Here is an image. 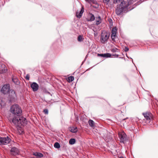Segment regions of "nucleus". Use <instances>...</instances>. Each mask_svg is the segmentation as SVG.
Listing matches in <instances>:
<instances>
[{
  "label": "nucleus",
  "instance_id": "nucleus-37",
  "mask_svg": "<svg viewBox=\"0 0 158 158\" xmlns=\"http://www.w3.org/2000/svg\"><path fill=\"white\" fill-rule=\"evenodd\" d=\"M85 1L87 2H89V0H85Z\"/></svg>",
  "mask_w": 158,
  "mask_h": 158
},
{
  "label": "nucleus",
  "instance_id": "nucleus-31",
  "mask_svg": "<svg viewBox=\"0 0 158 158\" xmlns=\"http://www.w3.org/2000/svg\"><path fill=\"white\" fill-rule=\"evenodd\" d=\"M44 114H48V110L47 109H44L43 111Z\"/></svg>",
  "mask_w": 158,
  "mask_h": 158
},
{
  "label": "nucleus",
  "instance_id": "nucleus-19",
  "mask_svg": "<svg viewBox=\"0 0 158 158\" xmlns=\"http://www.w3.org/2000/svg\"><path fill=\"white\" fill-rule=\"evenodd\" d=\"M15 131L19 134H22L24 132L23 129H15Z\"/></svg>",
  "mask_w": 158,
  "mask_h": 158
},
{
  "label": "nucleus",
  "instance_id": "nucleus-8",
  "mask_svg": "<svg viewBox=\"0 0 158 158\" xmlns=\"http://www.w3.org/2000/svg\"><path fill=\"white\" fill-rule=\"evenodd\" d=\"M118 134L120 138V141L121 142L124 143L127 140H128V139L127 137L126 134L124 131L119 132Z\"/></svg>",
  "mask_w": 158,
  "mask_h": 158
},
{
  "label": "nucleus",
  "instance_id": "nucleus-32",
  "mask_svg": "<svg viewBox=\"0 0 158 158\" xmlns=\"http://www.w3.org/2000/svg\"><path fill=\"white\" fill-rule=\"evenodd\" d=\"M117 50H118V49L117 48H113V49H112L111 51L112 52H116Z\"/></svg>",
  "mask_w": 158,
  "mask_h": 158
},
{
  "label": "nucleus",
  "instance_id": "nucleus-26",
  "mask_svg": "<svg viewBox=\"0 0 158 158\" xmlns=\"http://www.w3.org/2000/svg\"><path fill=\"white\" fill-rule=\"evenodd\" d=\"M68 81L69 82L73 81L74 79V77L73 76H70L68 77Z\"/></svg>",
  "mask_w": 158,
  "mask_h": 158
},
{
  "label": "nucleus",
  "instance_id": "nucleus-25",
  "mask_svg": "<svg viewBox=\"0 0 158 158\" xmlns=\"http://www.w3.org/2000/svg\"><path fill=\"white\" fill-rule=\"evenodd\" d=\"M54 147L55 148H59L60 147V144L58 142L55 143L54 144Z\"/></svg>",
  "mask_w": 158,
  "mask_h": 158
},
{
  "label": "nucleus",
  "instance_id": "nucleus-14",
  "mask_svg": "<svg viewBox=\"0 0 158 158\" xmlns=\"http://www.w3.org/2000/svg\"><path fill=\"white\" fill-rule=\"evenodd\" d=\"M7 71V68L5 65L4 64L0 65V73H5Z\"/></svg>",
  "mask_w": 158,
  "mask_h": 158
},
{
  "label": "nucleus",
  "instance_id": "nucleus-4",
  "mask_svg": "<svg viewBox=\"0 0 158 158\" xmlns=\"http://www.w3.org/2000/svg\"><path fill=\"white\" fill-rule=\"evenodd\" d=\"M110 34L107 31H103L101 34L100 41L101 43L105 44L107 42L110 37Z\"/></svg>",
  "mask_w": 158,
  "mask_h": 158
},
{
  "label": "nucleus",
  "instance_id": "nucleus-23",
  "mask_svg": "<svg viewBox=\"0 0 158 158\" xmlns=\"http://www.w3.org/2000/svg\"><path fill=\"white\" fill-rule=\"evenodd\" d=\"M5 105V102L2 100H0V106L2 107Z\"/></svg>",
  "mask_w": 158,
  "mask_h": 158
},
{
  "label": "nucleus",
  "instance_id": "nucleus-38",
  "mask_svg": "<svg viewBox=\"0 0 158 158\" xmlns=\"http://www.w3.org/2000/svg\"><path fill=\"white\" fill-rule=\"evenodd\" d=\"M88 54H87L86 55V57H85V58H86L88 57Z\"/></svg>",
  "mask_w": 158,
  "mask_h": 158
},
{
  "label": "nucleus",
  "instance_id": "nucleus-6",
  "mask_svg": "<svg viewBox=\"0 0 158 158\" xmlns=\"http://www.w3.org/2000/svg\"><path fill=\"white\" fill-rule=\"evenodd\" d=\"M142 114L144 116L146 123L147 124L149 123L153 119V115L152 114L149 112H147L143 113Z\"/></svg>",
  "mask_w": 158,
  "mask_h": 158
},
{
  "label": "nucleus",
  "instance_id": "nucleus-21",
  "mask_svg": "<svg viewBox=\"0 0 158 158\" xmlns=\"http://www.w3.org/2000/svg\"><path fill=\"white\" fill-rule=\"evenodd\" d=\"M34 155L36 156H38L40 157H42L43 156H44L42 154L39 152H36L35 153H34Z\"/></svg>",
  "mask_w": 158,
  "mask_h": 158
},
{
  "label": "nucleus",
  "instance_id": "nucleus-22",
  "mask_svg": "<svg viewBox=\"0 0 158 158\" xmlns=\"http://www.w3.org/2000/svg\"><path fill=\"white\" fill-rule=\"evenodd\" d=\"M89 125H90L92 127H94V122L92 120L89 119Z\"/></svg>",
  "mask_w": 158,
  "mask_h": 158
},
{
  "label": "nucleus",
  "instance_id": "nucleus-9",
  "mask_svg": "<svg viewBox=\"0 0 158 158\" xmlns=\"http://www.w3.org/2000/svg\"><path fill=\"white\" fill-rule=\"evenodd\" d=\"M10 139L8 136L0 137V145H7L10 143Z\"/></svg>",
  "mask_w": 158,
  "mask_h": 158
},
{
  "label": "nucleus",
  "instance_id": "nucleus-20",
  "mask_svg": "<svg viewBox=\"0 0 158 158\" xmlns=\"http://www.w3.org/2000/svg\"><path fill=\"white\" fill-rule=\"evenodd\" d=\"M76 142V140L74 139H70L69 141V143L70 144L73 145Z\"/></svg>",
  "mask_w": 158,
  "mask_h": 158
},
{
  "label": "nucleus",
  "instance_id": "nucleus-15",
  "mask_svg": "<svg viewBox=\"0 0 158 158\" xmlns=\"http://www.w3.org/2000/svg\"><path fill=\"white\" fill-rule=\"evenodd\" d=\"M86 116L85 114L82 115L81 117V120L85 123H89V120L86 118Z\"/></svg>",
  "mask_w": 158,
  "mask_h": 158
},
{
  "label": "nucleus",
  "instance_id": "nucleus-33",
  "mask_svg": "<svg viewBox=\"0 0 158 158\" xmlns=\"http://www.w3.org/2000/svg\"><path fill=\"white\" fill-rule=\"evenodd\" d=\"M25 78L27 80H29L30 78L29 75V74H27Z\"/></svg>",
  "mask_w": 158,
  "mask_h": 158
},
{
  "label": "nucleus",
  "instance_id": "nucleus-24",
  "mask_svg": "<svg viewBox=\"0 0 158 158\" xmlns=\"http://www.w3.org/2000/svg\"><path fill=\"white\" fill-rule=\"evenodd\" d=\"M83 36L79 35L77 37V40L79 42H81L83 41Z\"/></svg>",
  "mask_w": 158,
  "mask_h": 158
},
{
  "label": "nucleus",
  "instance_id": "nucleus-11",
  "mask_svg": "<svg viewBox=\"0 0 158 158\" xmlns=\"http://www.w3.org/2000/svg\"><path fill=\"white\" fill-rule=\"evenodd\" d=\"M10 154L13 156H16L19 154V151L16 147H12L10 151Z\"/></svg>",
  "mask_w": 158,
  "mask_h": 158
},
{
  "label": "nucleus",
  "instance_id": "nucleus-13",
  "mask_svg": "<svg viewBox=\"0 0 158 158\" xmlns=\"http://www.w3.org/2000/svg\"><path fill=\"white\" fill-rule=\"evenodd\" d=\"M31 87L33 91H36L38 89L39 85L37 83L34 82L31 84Z\"/></svg>",
  "mask_w": 158,
  "mask_h": 158
},
{
  "label": "nucleus",
  "instance_id": "nucleus-18",
  "mask_svg": "<svg viewBox=\"0 0 158 158\" xmlns=\"http://www.w3.org/2000/svg\"><path fill=\"white\" fill-rule=\"evenodd\" d=\"M95 19L94 16L92 14L89 13V21H92Z\"/></svg>",
  "mask_w": 158,
  "mask_h": 158
},
{
  "label": "nucleus",
  "instance_id": "nucleus-17",
  "mask_svg": "<svg viewBox=\"0 0 158 158\" xmlns=\"http://www.w3.org/2000/svg\"><path fill=\"white\" fill-rule=\"evenodd\" d=\"M102 19L100 16L96 17V24L97 25L99 24L102 22Z\"/></svg>",
  "mask_w": 158,
  "mask_h": 158
},
{
  "label": "nucleus",
  "instance_id": "nucleus-41",
  "mask_svg": "<svg viewBox=\"0 0 158 158\" xmlns=\"http://www.w3.org/2000/svg\"><path fill=\"white\" fill-rule=\"evenodd\" d=\"M84 61L82 62V64L83 63Z\"/></svg>",
  "mask_w": 158,
  "mask_h": 158
},
{
  "label": "nucleus",
  "instance_id": "nucleus-28",
  "mask_svg": "<svg viewBox=\"0 0 158 158\" xmlns=\"http://www.w3.org/2000/svg\"><path fill=\"white\" fill-rule=\"evenodd\" d=\"M70 131L73 133H75L77 131V129H70Z\"/></svg>",
  "mask_w": 158,
  "mask_h": 158
},
{
  "label": "nucleus",
  "instance_id": "nucleus-1",
  "mask_svg": "<svg viewBox=\"0 0 158 158\" xmlns=\"http://www.w3.org/2000/svg\"><path fill=\"white\" fill-rule=\"evenodd\" d=\"M10 112L15 116L13 118L12 122L16 127L22 128V126H24L27 124V121L26 119L20 116L22 114V110L21 108L17 104L12 105L10 107Z\"/></svg>",
  "mask_w": 158,
  "mask_h": 158
},
{
  "label": "nucleus",
  "instance_id": "nucleus-16",
  "mask_svg": "<svg viewBox=\"0 0 158 158\" xmlns=\"http://www.w3.org/2000/svg\"><path fill=\"white\" fill-rule=\"evenodd\" d=\"M98 56H100L102 57H110L111 56V55L109 53H107L105 54H98Z\"/></svg>",
  "mask_w": 158,
  "mask_h": 158
},
{
  "label": "nucleus",
  "instance_id": "nucleus-39",
  "mask_svg": "<svg viewBox=\"0 0 158 158\" xmlns=\"http://www.w3.org/2000/svg\"><path fill=\"white\" fill-rule=\"evenodd\" d=\"M76 128V129H77V127H75L74 128Z\"/></svg>",
  "mask_w": 158,
  "mask_h": 158
},
{
  "label": "nucleus",
  "instance_id": "nucleus-30",
  "mask_svg": "<svg viewBox=\"0 0 158 158\" xmlns=\"http://www.w3.org/2000/svg\"><path fill=\"white\" fill-rule=\"evenodd\" d=\"M90 2H92V3L97 4V2L96 1V0H89V3Z\"/></svg>",
  "mask_w": 158,
  "mask_h": 158
},
{
  "label": "nucleus",
  "instance_id": "nucleus-27",
  "mask_svg": "<svg viewBox=\"0 0 158 158\" xmlns=\"http://www.w3.org/2000/svg\"><path fill=\"white\" fill-rule=\"evenodd\" d=\"M12 81L16 84L18 85L19 83V81L17 79H13Z\"/></svg>",
  "mask_w": 158,
  "mask_h": 158
},
{
  "label": "nucleus",
  "instance_id": "nucleus-36",
  "mask_svg": "<svg viewBox=\"0 0 158 158\" xmlns=\"http://www.w3.org/2000/svg\"><path fill=\"white\" fill-rule=\"evenodd\" d=\"M124 50L125 52H127L128 51L129 49L127 47H126L125 48Z\"/></svg>",
  "mask_w": 158,
  "mask_h": 158
},
{
  "label": "nucleus",
  "instance_id": "nucleus-40",
  "mask_svg": "<svg viewBox=\"0 0 158 158\" xmlns=\"http://www.w3.org/2000/svg\"><path fill=\"white\" fill-rule=\"evenodd\" d=\"M119 158H124L123 157H120Z\"/></svg>",
  "mask_w": 158,
  "mask_h": 158
},
{
  "label": "nucleus",
  "instance_id": "nucleus-5",
  "mask_svg": "<svg viewBox=\"0 0 158 158\" xmlns=\"http://www.w3.org/2000/svg\"><path fill=\"white\" fill-rule=\"evenodd\" d=\"M125 5L124 3L122 2L119 5L117 6V8L115 10V12L118 15L121 14L123 12H127L128 11L127 7Z\"/></svg>",
  "mask_w": 158,
  "mask_h": 158
},
{
  "label": "nucleus",
  "instance_id": "nucleus-35",
  "mask_svg": "<svg viewBox=\"0 0 158 158\" xmlns=\"http://www.w3.org/2000/svg\"><path fill=\"white\" fill-rule=\"evenodd\" d=\"M112 56H114V57H117L118 56V55L115 54L113 55H112Z\"/></svg>",
  "mask_w": 158,
  "mask_h": 158
},
{
  "label": "nucleus",
  "instance_id": "nucleus-12",
  "mask_svg": "<svg viewBox=\"0 0 158 158\" xmlns=\"http://www.w3.org/2000/svg\"><path fill=\"white\" fill-rule=\"evenodd\" d=\"M84 8L83 6L82 7L81 10L80 11L77 10L76 12V16L78 18H80L81 17L82 14L84 11Z\"/></svg>",
  "mask_w": 158,
  "mask_h": 158
},
{
  "label": "nucleus",
  "instance_id": "nucleus-29",
  "mask_svg": "<svg viewBox=\"0 0 158 158\" xmlns=\"http://www.w3.org/2000/svg\"><path fill=\"white\" fill-rule=\"evenodd\" d=\"M123 0H115L114 1V3H119L120 2L121 3L122 2H123Z\"/></svg>",
  "mask_w": 158,
  "mask_h": 158
},
{
  "label": "nucleus",
  "instance_id": "nucleus-3",
  "mask_svg": "<svg viewBox=\"0 0 158 158\" xmlns=\"http://www.w3.org/2000/svg\"><path fill=\"white\" fill-rule=\"evenodd\" d=\"M8 94V99L9 103H11L15 102L17 100V98L15 91L13 89H11Z\"/></svg>",
  "mask_w": 158,
  "mask_h": 158
},
{
  "label": "nucleus",
  "instance_id": "nucleus-34",
  "mask_svg": "<svg viewBox=\"0 0 158 158\" xmlns=\"http://www.w3.org/2000/svg\"><path fill=\"white\" fill-rule=\"evenodd\" d=\"M103 2L105 3H106V4H107L109 2L110 0H103Z\"/></svg>",
  "mask_w": 158,
  "mask_h": 158
},
{
  "label": "nucleus",
  "instance_id": "nucleus-7",
  "mask_svg": "<svg viewBox=\"0 0 158 158\" xmlns=\"http://www.w3.org/2000/svg\"><path fill=\"white\" fill-rule=\"evenodd\" d=\"M10 90V85L8 84L3 86L1 89V92L4 94H8Z\"/></svg>",
  "mask_w": 158,
  "mask_h": 158
},
{
  "label": "nucleus",
  "instance_id": "nucleus-10",
  "mask_svg": "<svg viewBox=\"0 0 158 158\" xmlns=\"http://www.w3.org/2000/svg\"><path fill=\"white\" fill-rule=\"evenodd\" d=\"M116 33L117 28L116 27H114L113 28L112 30L111 34V37L112 40L114 41H115V39L116 35Z\"/></svg>",
  "mask_w": 158,
  "mask_h": 158
},
{
  "label": "nucleus",
  "instance_id": "nucleus-2",
  "mask_svg": "<svg viewBox=\"0 0 158 158\" xmlns=\"http://www.w3.org/2000/svg\"><path fill=\"white\" fill-rule=\"evenodd\" d=\"M137 0H128V2L124 1L123 2L124 3V5H125V6L127 7L128 10L129 11L132 10L135 8L136 6L140 3V1H138L136 3H135Z\"/></svg>",
  "mask_w": 158,
  "mask_h": 158
}]
</instances>
